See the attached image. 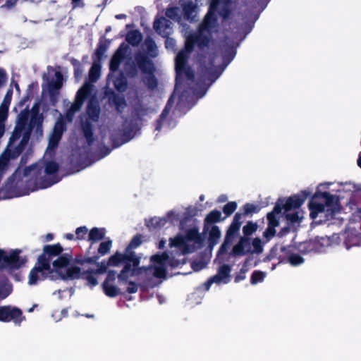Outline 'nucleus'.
<instances>
[{"label": "nucleus", "instance_id": "42", "mask_svg": "<svg viewBox=\"0 0 361 361\" xmlns=\"http://www.w3.org/2000/svg\"><path fill=\"white\" fill-rule=\"evenodd\" d=\"M86 280L87 281L88 285L91 286H95L98 284L97 279L92 274H88L86 276Z\"/></svg>", "mask_w": 361, "mask_h": 361}, {"label": "nucleus", "instance_id": "52", "mask_svg": "<svg viewBox=\"0 0 361 361\" xmlns=\"http://www.w3.org/2000/svg\"><path fill=\"white\" fill-rule=\"evenodd\" d=\"M75 77H76L77 78H78L79 77H80V75H81L82 73H81V71H80L79 70H75Z\"/></svg>", "mask_w": 361, "mask_h": 361}, {"label": "nucleus", "instance_id": "34", "mask_svg": "<svg viewBox=\"0 0 361 361\" xmlns=\"http://www.w3.org/2000/svg\"><path fill=\"white\" fill-rule=\"evenodd\" d=\"M257 224L253 222H248L243 228V231L245 235H250L257 229Z\"/></svg>", "mask_w": 361, "mask_h": 361}, {"label": "nucleus", "instance_id": "15", "mask_svg": "<svg viewBox=\"0 0 361 361\" xmlns=\"http://www.w3.org/2000/svg\"><path fill=\"white\" fill-rule=\"evenodd\" d=\"M13 90L8 89L4 100L0 106V137L4 135L5 130V121L8 117V108L11 102Z\"/></svg>", "mask_w": 361, "mask_h": 361}, {"label": "nucleus", "instance_id": "55", "mask_svg": "<svg viewBox=\"0 0 361 361\" xmlns=\"http://www.w3.org/2000/svg\"><path fill=\"white\" fill-rule=\"evenodd\" d=\"M205 200V196L204 195H201L200 196V201H204Z\"/></svg>", "mask_w": 361, "mask_h": 361}, {"label": "nucleus", "instance_id": "25", "mask_svg": "<svg viewBox=\"0 0 361 361\" xmlns=\"http://www.w3.org/2000/svg\"><path fill=\"white\" fill-rule=\"evenodd\" d=\"M142 39V35L137 30L130 31L126 35V41L133 46L137 45Z\"/></svg>", "mask_w": 361, "mask_h": 361}, {"label": "nucleus", "instance_id": "3", "mask_svg": "<svg viewBox=\"0 0 361 361\" xmlns=\"http://www.w3.org/2000/svg\"><path fill=\"white\" fill-rule=\"evenodd\" d=\"M202 245V238L196 228H191L185 237L178 235L173 238H170L169 247L171 256L167 253L161 255H156L151 257V265L148 268L137 267L140 264L138 257H132L126 250L123 253L116 252L108 259L109 267H118L124 264L123 269L118 275L120 281L128 282L131 276H145L151 286L157 284L154 279H164L166 274V268L169 265L172 267L185 263L184 255L192 252L195 248Z\"/></svg>", "mask_w": 361, "mask_h": 361}, {"label": "nucleus", "instance_id": "4", "mask_svg": "<svg viewBox=\"0 0 361 361\" xmlns=\"http://www.w3.org/2000/svg\"><path fill=\"white\" fill-rule=\"evenodd\" d=\"M62 251L59 244L44 247L43 253L38 257L28 274L29 286H35L46 279H75L80 277V269L72 263L70 255L61 254Z\"/></svg>", "mask_w": 361, "mask_h": 361}, {"label": "nucleus", "instance_id": "17", "mask_svg": "<svg viewBox=\"0 0 361 361\" xmlns=\"http://www.w3.org/2000/svg\"><path fill=\"white\" fill-rule=\"evenodd\" d=\"M115 274L109 272L107 277L102 283V288L105 294L110 298H114L119 294V289L114 285Z\"/></svg>", "mask_w": 361, "mask_h": 361}, {"label": "nucleus", "instance_id": "9", "mask_svg": "<svg viewBox=\"0 0 361 361\" xmlns=\"http://www.w3.org/2000/svg\"><path fill=\"white\" fill-rule=\"evenodd\" d=\"M338 239V235L336 234L333 235L331 238H317L314 240H312L304 243V247H307V249L304 250V251L310 252L314 250L320 252L326 247L332 246L334 245V243L336 242Z\"/></svg>", "mask_w": 361, "mask_h": 361}, {"label": "nucleus", "instance_id": "1", "mask_svg": "<svg viewBox=\"0 0 361 361\" xmlns=\"http://www.w3.org/2000/svg\"><path fill=\"white\" fill-rule=\"evenodd\" d=\"M230 6L231 0H212L209 10L199 30L195 33L185 32V49L178 52L176 58L175 91L161 115L156 130H159L162 127L172 128L175 126L173 123L166 122L165 118L172 102L176 100L179 108L188 102L190 93L185 92V85L189 86L197 98L202 97L209 86L221 74L233 58L232 51L231 59L226 63L224 62L221 67L219 57H216L213 52V43L209 39V36L218 30L215 13L225 18L228 16Z\"/></svg>", "mask_w": 361, "mask_h": 361}, {"label": "nucleus", "instance_id": "21", "mask_svg": "<svg viewBox=\"0 0 361 361\" xmlns=\"http://www.w3.org/2000/svg\"><path fill=\"white\" fill-rule=\"evenodd\" d=\"M179 212L177 210L173 209L169 212L164 218L156 220V224L159 226H164L166 221H169L171 224H175L179 220Z\"/></svg>", "mask_w": 361, "mask_h": 361}, {"label": "nucleus", "instance_id": "29", "mask_svg": "<svg viewBox=\"0 0 361 361\" xmlns=\"http://www.w3.org/2000/svg\"><path fill=\"white\" fill-rule=\"evenodd\" d=\"M221 219V213L220 211L214 210L211 212L206 217L205 221L208 224L218 222Z\"/></svg>", "mask_w": 361, "mask_h": 361}, {"label": "nucleus", "instance_id": "39", "mask_svg": "<svg viewBox=\"0 0 361 361\" xmlns=\"http://www.w3.org/2000/svg\"><path fill=\"white\" fill-rule=\"evenodd\" d=\"M109 267L108 262H101L97 264V269L93 271L94 274H102L106 271L107 267Z\"/></svg>", "mask_w": 361, "mask_h": 361}, {"label": "nucleus", "instance_id": "51", "mask_svg": "<svg viewBox=\"0 0 361 361\" xmlns=\"http://www.w3.org/2000/svg\"><path fill=\"white\" fill-rule=\"evenodd\" d=\"M65 236L68 240H73L74 238V235L72 233H68Z\"/></svg>", "mask_w": 361, "mask_h": 361}, {"label": "nucleus", "instance_id": "46", "mask_svg": "<svg viewBox=\"0 0 361 361\" xmlns=\"http://www.w3.org/2000/svg\"><path fill=\"white\" fill-rule=\"evenodd\" d=\"M6 79V75L3 69H0V86L5 82Z\"/></svg>", "mask_w": 361, "mask_h": 361}, {"label": "nucleus", "instance_id": "27", "mask_svg": "<svg viewBox=\"0 0 361 361\" xmlns=\"http://www.w3.org/2000/svg\"><path fill=\"white\" fill-rule=\"evenodd\" d=\"M100 76V66L97 62H94L89 73V78L91 82H95Z\"/></svg>", "mask_w": 361, "mask_h": 361}, {"label": "nucleus", "instance_id": "43", "mask_svg": "<svg viewBox=\"0 0 361 361\" xmlns=\"http://www.w3.org/2000/svg\"><path fill=\"white\" fill-rule=\"evenodd\" d=\"M115 104L118 111H121L126 106L125 100L123 98L118 97L115 99Z\"/></svg>", "mask_w": 361, "mask_h": 361}, {"label": "nucleus", "instance_id": "41", "mask_svg": "<svg viewBox=\"0 0 361 361\" xmlns=\"http://www.w3.org/2000/svg\"><path fill=\"white\" fill-rule=\"evenodd\" d=\"M244 212L245 214H252L258 212V207L252 204H247L244 206Z\"/></svg>", "mask_w": 361, "mask_h": 361}, {"label": "nucleus", "instance_id": "28", "mask_svg": "<svg viewBox=\"0 0 361 361\" xmlns=\"http://www.w3.org/2000/svg\"><path fill=\"white\" fill-rule=\"evenodd\" d=\"M141 243L140 238L138 236L134 237L128 246L125 250L128 254L132 255V257H137L135 252L133 251V249L137 247Z\"/></svg>", "mask_w": 361, "mask_h": 361}, {"label": "nucleus", "instance_id": "38", "mask_svg": "<svg viewBox=\"0 0 361 361\" xmlns=\"http://www.w3.org/2000/svg\"><path fill=\"white\" fill-rule=\"evenodd\" d=\"M236 208L237 203L235 202H230L224 207L223 211L226 216H229L235 210Z\"/></svg>", "mask_w": 361, "mask_h": 361}, {"label": "nucleus", "instance_id": "14", "mask_svg": "<svg viewBox=\"0 0 361 361\" xmlns=\"http://www.w3.org/2000/svg\"><path fill=\"white\" fill-rule=\"evenodd\" d=\"M231 267L228 265L224 264L221 266L217 274L212 277L207 283V289L208 290L212 283L226 284L230 281Z\"/></svg>", "mask_w": 361, "mask_h": 361}, {"label": "nucleus", "instance_id": "30", "mask_svg": "<svg viewBox=\"0 0 361 361\" xmlns=\"http://www.w3.org/2000/svg\"><path fill=\"white\" fill-rule=\"evenodd\" d=\"M112 247V240L108 239L104 242H102L98 248V252L101 255H106Z\"/></svg>", "mask_w": 361, "mask_h": 361}, {"label": "nucleus", "instance_id": "35", "mask_svg": "<svg viewBox=\"0 0 361 361\" xmlns=\"http://www.w3.org/2000/svg\"><path fill=\"white\" fill-rule=\"evenodd\" d=\"M288 262L293 266H298L304 262V259L297 254H293L289 256Z\"/></svg>", "mask_w": 361, "mask_h": 361}, {"label": "nucleus", "instance_id": "44", "mask_svg": "<svg viewBox=\"0 0 361 361\" xmlns=\"http://www.w3.org/2000/svg\"><path fill=\"white\" fill-rule=\"evenodd\" d=\"M176 44V42L173 38L167 37L165 41L166 48L173 50Z\"/></svg>", "mask_w": 361, "mask_h": 361}, {"label": "nucleus", "instance_id": "60", "mask_svg": "<svg viewBox=\"0 0 361 361\" xmlns=\"http://www.w3.org/2000/svg\"><path fill=\"white\" fill-rule=\"evenodd\" d=\"M61 293V290H59V291H58V294H59V295Z\"/></svg>", "mask_w": 361, "mask_h": 361}, {"label": "nucleus", "instance_id": "22", "mask_svg": "<svg viewBox=\"0 0 361 361\" xmlns=\"http://www.w3.org/2000/svg\"><path fill=\"white\" fill-rule=\"evenodd\" d=\"M184 17L190 20H193L197 14V7L192 3H188L183 6Z\"/></svg>", "mask_w": 361, "mask_h": 361}, {"label": "nucleus", "instance_id": "40", "mask_svg": "<svg viewBox=\"0 0 361 361\" xmlns=\"http://www.w3.org/2000/svg\"><path fill=\"white\" fill-rule=\"evenodd\" d=\"M145 44L147 48L149 54H150L152 56H154L156 55V45L152 39H147L145 40Z\"/></svg>", "mask_w": 361, "mask_h": 361}, {"label": "nucleus", "instance_id": "26", "mask_svg": "<svg viewBox=\"0 0 361 361\" xmlns=\"http://www.w3.org/2000/svg\"><path fill=\"white\" fill-rule=\"evenodd\" d=\"M139 68L145 73H152L153 71V65L152 62L145 59H137Z\"/></svg>", "mask_w": 361, "mask_h": 361}, {"label": "nucleus", "instance_id": "45", "mask_svg": "<svg viewBox=\"0 0 361 361\" xmlns=\"http://www.w3.org/2000/svg\"><path fill=\"white\" fill-rule=\"evenodd\" d=\"M127 291L129 293H135L137 291V286L136 284L129 281L128 287L127 288Z\"/></svg>", "mask_w": 361, "mask_h": 361}, {"label": "nucleus", "instance_id": "5", "mask_svg": "<svg viewBox=\"0 0 361 361\" xmlns=\"http://www.w3.org/2000/svg\"><path fill=\"white\" fill-rule=\"evenodd\" d=\"M331 183H321L317 187L308 204L310 217L312 219L319 218V221H324L331 218L339 210L338 199L336 196L330 195L323 190L328 188Z\"/></svg>", "mask_w": 361, "mask_h": 361}, {"label": "nucleus", "instance_id": "47", "mask_svg": "<svg viewBox=\"0 0 361 361\" xmlns=\"http://www.w3.org/2000/svg\"><path fill=\"white\" fill-rule=\"evenodd\" d=\"M104 52V49H102L101 47H98L96 51V54L97 55L98 59H100L102 54Z\"/></svg>", "mask_w": 361, "mask_h": 361}, {"label": "nucleus", "instance_id": "24", "mask_svg": "<svg viewBox=\"0 0 361 361\" xmlns=\"http://www.w3.org/2000/svg\"><path fill=\"white\" fill-rule=\"evenodd\" d=\"M221 237V231L216 226H212L209 232V241L211 246H214L218 243Z\"/></svg>", "mask_w": 361, "mask_h": 361}, {"label": "nucleus", "instance_id": "56", "mask_svg": "<svg viewBox=\"0 0 361 361\" xmlns=\"http://www.w3.org/2000/svg\"><path fill=\"white\" fill-rule=\"evenodd\" d=\"M151 80H152V83L151 84L150 87H153L154 85V79L152 78H151Z\"/></svg>", "mask_w": 361, "mask_h": 361}, {"label": "nucleus", "instance_id": "53", "mask_svg": "<svg viewBox=\"0 0 361 361\" xmlns=\"http://www.w3.org/2000/svg\"><path fill=\"white\" fill-rule=\"evenodd\" d=\"M357 163V165L361 168V155L359 156Z\"/></svg>", "mask_w": 361, "mask_h": 361}, {"label": "nucleus", "instance_id": "20", "mask_svg": "<svg viewBox=\"0 0 361 361\" xmlns=\"http://www.w3.org/2000/svg\"><path fill=\"white\" fill-rule=\"evenodd\" d=\"M154 28L164 37L172 32L171 22L165 18L157 19L154 23Z\"/></svg>", "mask_w": 361, "mask_h": 361}, {"label": "nucleus", "instance_id": "48", "mask_svg": "<svg viewBox=\"0 0 361 361\" xmlns=\"http://www.w3.org/2000/svg\"><path fill=\"white\" fill-rule=\"evenodd\" d=\"M12 86H13L16 88L17 92L19 94L20 93V87H19L18 85L16 82H12L11 87H12Z\"/></svg>", "mask_w": 361, "mask_h": 361}, {"label": "nucleus", "instance_id": "8", "mask_svg": "<svg viewBox=\"0 0 361 361\" xmlns=\"http://www.w3.org/2000/svg\"><path fill=\"white\" fill-rule=\"evenodd\" d=\"M20 250L4 251L0 250V269H16L27 262L25 257L20 256Z\"/></svg>", "mask_w": 361, "mask_h": 361}, {"label": "nucleus", "instance_id": "57", "mask_svg": "<svg viewBox=\"0 0 361 361\" xmlns=\"http://www.w3.org/2000/svg\"><path fill=\"white\" fill-rule=\"evenodd\" d=\"M195 104V102H192V104L190 106H188V107L187 108V110H188L190 108H191V106Z\"/></svg>", "mask_w": 361, "mask_h": 361}, {"label": "nucleus", "instance_id": "49", "mask_svg": "<svg viewBox=\"0 0 361 361\" xmlns=\"http://www.w3.org/2000/svg\"><path fill=\"white\" fill-rule=\"evenodd\" d=\"M227 200V197L226 195H221L219 197V202H225Z\"/></svg>", "mask_w": 361, "mask_h": 361}, {"label": "nucleus", "instance_id": "13", "mask_svg": "<svg viewBox=\"0 0 361 361\" xmlns=\"http://www.w3.org/2000/svg\"><path fill=\"white\" fill-rule=\"evenodd\" d=\"M63 85V76L60 72L54 73V78L43 84V90L47 91L50 95L51 101L54 104L57 100L59 90Z\"/></svg>", "mask_w": 361, "mask_h": 361}, {"label": "nucleus", "instance_id": "19", "mask_svg": "<svg viewBox=\"0 0 361 361\" xmlns=\"http://www.w3.org/2000/svg\"><path fill=\"white\" fill-rule=\"evenodd\" d=\"M233 253L235 255H244L252 253L251 240L248 238H240L238 243L233 247Z\"/></svg>", "mask_w": 361, "mask_h": 361}, {"label": "nucleus", "instance_id": "59", "mask_svg": "<svg viewBox=\"0 0 361 361\" xmlns=\"http://www.w3.org/2000/svg\"><path fill=\"white\" fill-rule=\"evenodd\" d=\"M87 317H92V315H86Z\"/></svg>", "mask_w": 361, "mask_h": 361}, {"label": "nucleus", "instance_id": "58", "mask_svg": "<svg viewBox=\"0 0 361 361\" xmlns=\"http://www.w3.org/2000/svg\"><path fill=\"white\" fill-rule=\"evenodd\" d=\"M33 309H34V307H31L28 311H29L30 312H31L33 310Z\"/></svg>", "mask_w": 361, "mask_h": 361}, {"label": "nucleus", "instance_id": "12", "mask_svg": "<svg viewBox=\"0 0 361 361\" xmlns=\"http://www.w3.org/2000/svg\"><path fill=\"white\" fill-rule=\"evenodd\" d=\"M23 319L20 309L9 305L0 306V322L13 321L16 324L20 325Z\"/></svg>", "mask_w": 361, "mask_h": 361}, {"label": "nucleus", "instance_id": "11", "mask_svg": "<svg viewBox=\"0 0 361 361\" xmlns=\"http://www.w3.org/2000/svg\"><path fill=\"white\" fill-rule=\"evenodd\" d=\"M87 113L88 118H87L86 123L82 125V127L87 141L90 143L92 142V133L90 126L92 122L97 120L99 114L97 104L91 101L88 104Z\"/></svg>", "mask_w": 361, "mask_h": 361}, {"label": "nucleus", "instance_id": "6", "mask_svg": "<svg viewBox=\"0 0 361 361\" xmlns=\"http://www.w3.org/2000/svg\"><path fill=\"white\" fill-rule=\"evenodd\" d=\"M311 194L312 190L308 188L288 198L278 200L273 211L267 214L268 227L263 234L264 237L267 238V241H269L275 235V228L279 225L282 209L288 210L300 207Z\"/></svg>", "mask_w": 361, "mask_h": 361}, {"label": "nucleus", "instance_id": "18", "mask_svg": "<svg viewBox=\"0 0 361 361\" xmlns=\"http://www.w3.org/2000/svg\"><path fill=\"white\" fill-rule=\"evenodd\" d=\"M300 207L291 208L288 210L282 209L281 219L286 214V219L291 224H299L304 218V212L298 209Z\"/></svg>", "mask_w": 361, "mask_h": 361}, {"label": "nucleus", "instance_id": "36", "mask_svg": "<svg viewBox=\"0 0 361 361\" xmlns=\"http://www.w3.org/2000/svg\"><path fill=\"white\" fill-rule=\"evenodd\" d=\"M179 12L180 9L178 8H170L166 10V15L168 18L179 20Z\"/></svg>", "mask_w": 361, "mask_h": 361}, {"label": "nucleus", "instance_id": "33", "mask_svg": "<svg viewBox=\"0 0 361 361\" xmlns=\"http://www.w3.org/2000/svg\"><path fill=\"white\" fill-rule=\"evenodd\" d=\"M12 291L10 283H5L0 286V300L6 298Z\"/></svg>", "mask_w": 361, "mask_h": 361}, {"label": "nucleus", "instance_id": "31", "mask_svg": "<svg viewBox=\"0 0 361 361\" xmlns=\"http://www.w3.org/2000/svg\"><path fill=\"white\" fill-rule=\"evenodd\" d=\"M251 246L252 253L259 254L263 251V243L259 238H254L251 240Z\"/></svg>", "mask_w": 361, "mask_h": 361}, {"label": "nucleus", "instance_id": "7", "mask_svg": "<svg viewBox=\"0 0 361 361\" xmlns=\"http://www.w3.org/2000/svg\"><path fill=\"white\" fill-rule=\"evenodd\" d=\"M127 45L122 44L113 56L110 63V71L111 73L109 76V80H112L116 89L120 92L125 90L126 86V79L121 74L118 78H114V72L116 71L118 66L123 59L126 53Z\"/></svg>", "mask_w": 361, "mask_h": 361}, {"label": "nucleus", "instance_id": "54", "mask_svg": "<svg viewBox=\"0 0 361 361\" xmlns=\"http://www.w3.org/2000/svg\"><path fill=\"white\" fill-rule=\"evenodd\" d=\"M52 238H53V236H52V235H51V234H48V235H47V240H52Z\"/></svg>", "mask_w": 361, "mask_h": 361}, {"label": "nucleus", "instance_id": "2", "mask_svg": "<svg viewBox=\"0 0 361 361\" xmlns=\"http://www.w3.org/2000/svg\"><path fill=\"white\" fill-rule=\"evenodd\" d=\"M42 116L39 114L37 105L32 107L30 113L27 110L20 113L8 149L0 157V178L7 167L8 157L14 158L22 152L30 139V134L32 133L37 138L42 135ZM63 129V123L61 120L58 121L50 136L44 159L23 171L18 169L4 187L0 189V200L27 195L31 192L47 188L59 181L57 176L58 164L48 159L51 158Z\"/></svg>", "mask_w": 361, "mask_h": 361}, {"label": "nucleus", "instance_id": "16", "mask_svg": "<svg viewBox=\"0 0 361 361\" xmlns=\"http://www.w3.org/2000/svg\"><path fill=\"white\" fill-rule=\"evenodd\" d=\"M241 224V214H236L234 216L233 222L227 231L225 241L221 246L219 252H224L226 251L227 244L231 242L234 235L239 231Z\"/></svg>", "mask_w": 361, "mask_h": 361}, {"label": "nucleus", "instance_id": "50", "mask_svg": "<svg viewBox=\"0 0 361 361\" xmlns=\"http://www.w3.org/2000/svg\"><path fill=\"white\" fill-rule=\"evenodd\" d=\"M166 240H160L159 243V248L164 247L165 244H166Z\"/></svg>", "mask_w": 361, "mask_h": 361}, {"label": "nucleus", "instance_id": "10", "mask_svg": "<svg viewBox=\"0 0 361 361\" xmlns=\"http://www.w3.org/2000/svg\"><path fill=\"white\" fill-rule=\"evenodd\" d=\"M92 88V85L89 83H85L78 91L76 95L75 102L73 104L69 109L68 111L66 114V118L68 121H71L73 117V115L75 112L78 111L86 97V96L90 93V90Z\"/></svg>", "mask_w": 361, "mask_h": 361}, {"label": "nucleus", "instance_id": "32", "mask_svg": "<svg viewBox=\"0 0 361 361\" xmlns=\"http://www.w3.org/2000/svg\"><path fill=\"white\" fill-rule=\"evenodd\" d=\"M265 273L262 271H255L251 276L250 282L252 285L262 282L265 278Z\"/></svg>", "mask_w": 361, "mask_h": 361}, {"label": "nucleus", "instance_id": "37", "mask_svg": "<svg viewBox=\"0 0 361 361\" xmlns=\"http://www.w3.org/2000/svg\"><path fill=\"white\" fill-rule=\"evenodd\" d=\"M88 230L87 227H79L75 231V234L78 239H88Z\"/></svg>", "mask_w": 361, "mask_h": 361}, {"label": "nucleus", "instance_id": "23", "mask_svg": "<svg viewBox=\"0 0 361 361\" xmlns=\"http://www.w3.org/2000/svg\"><path fill=\"white\" fill-rule=\"evenodd\" d=\"M105 233L104 228H93L88 233V240L97 242L104 238Z\"/></svg>", "mask_w": 361, "mask_h": 361}]
</instances>
